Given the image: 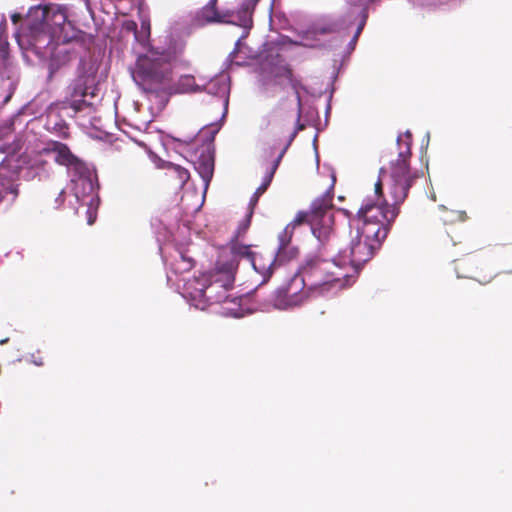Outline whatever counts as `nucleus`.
<instances>
[{
	"label": "nucleus",
	"instance_id": "f257e3e1",
	"mask_svg": "<svg viewBox=\"0 0 512 512\" xmlns=\"http://www.w3.org/2000/svg\"><path fill=\"white\" fill-rule=\"evenodd\" d=\"M399 146L398 158L390 162L388 191L391 203L383 200L381 203H365L357 214L350 219L351 230L357 237L364 238L374 245L382 246L391 224L399 214V207L408 196L414 182L422 175L417 170H411L409 161L412 156V135L409 131L397 138Z\"/></svg>",
	"mask_w": 512,
	"mask_h": 512
},
{
	"label": "nucleus",
	"instance_id": "f03ea898",
	"mask_svg": "<svg viewBox=\"0 0 512 512\" xmlns=\"http://www.w3.org/2000/svg\"><path fill=\"white\" fill-rule=\"evenodd\" d=\"M309 256L305 259L297 274L302 279V284L308 290L325 291L333 286H345L348 274L344 272L342 265L346 264V256H342V244L340 252L334 257L322 255Z\"/></svg>",
	"mask_w": 512,
	"mask_h": 512
},
{
	"label": "nucleus",
	"instance_id": "7ed1b4c3",
	"mask_svg": "<svg viewBox=\"0 0 512 512\" xmlns=\"http://www.w3.org/2000/svg\"><path fill=\"white\" fill-rule=\"evenodd\" d=\"M333 194L325 192L316 198L310 207V227L313 235L319 241V252L328 257H334L340 252V238L333 229Z\"/></svg>",
	"mask_w": 512,
	"mask_h": 512
},
{
	"label": "nucleus",
	"instance_id": "20e7f679",
	"mask_svg": "<svg viewBox=\"0 0 512 512\" xmlns=\"http://www.w3.org/2000/svg\"><path fill=\"white\" fill-rule=\"evenodd\" d=\"M169 55L149 50L137 58L132 78L147 93L155 92L160 84L169 76Z\"/></svg>",
	"mask_w": 512,
	"mask_h": 512
},
{
	"label": "nucleus",
	"instance_id": "39448f33",
	"mask_svg": "<svg viewBox=\"0 0 512 512\" xmlns=\"http://www.w3.org/2000/svg\"><path fill=\"white\" fill-rule=\"evenodd\" d=\"M205 281L207 284H202L201 288L198 289L199 297L204 298L210 304L223 303L230 298L228 292L234 286L235 274L217 267L215 263L214 268L207 274Z\"/></svg>",
	"mask_w": 512,
	"mask_h": 512
},
{
	"label": "nucleus",
	"instance_id": "423d86ee",
	"mask_svg": "<svg viewBox=\"0 0 512 512\" xmlns=\"http://www.w3.org/2000/svg\"><path fill=\"white\" fill-rule=\"evenodd\" d=\"M271 76L273 78L274 85L283 88V80H285L293 89L296 97L295 106L288 109L287 99L282 98L278 102L277 109L281 113V116L284 118L290 113L291 116L295 118L296 124L298 126L296 129L302 130L303 125L300 124L302 101L299 93V89L302 86L301 81L294 75L293 69L288 64L274 67L271 71Z\"/></svg>",
	"mask_w": 512,
	"mask_h": 512
},
{
	"label": "nucleus",
	"instance_id": "0eeeda50",
	"mask_svg": "<svg viewBox=\"0 0 512 512\" xmlns=\"http://www.w3.org/2000/svg\"><path fill=\"white\" fill-rule=\"evenodd\" d=\"M67 21L66 13L55 5H38L29 11V28L33 33H57Z\"/></svg>",
	"mask_w": 512,
	"mask_h": 512
},
{
	"label": "nucleus",
	"instance_id": "6e6552de",
	"mask_svg": "<svg viewBox=\"0 0 512 512\" xmlns=\"http://www.w3.org/2000/svg\"><path fill=\"white\" fill-rule=\"evenodd\" d=\"M96 69L84 59H80L77 68V76L69 86V95L72 100L71 107L76 111L81 109L87 95L94 96Z\"/></svg>",
	"mask_w": 512,
	"mask_h": 512
},
{
	"label": "nucleus",
	"instance_id": "1a4fd4ad",
	"mask_svg": "<svg viewBox=\"0 0 512 512\" xmlns=\"http://www.w3.org/2000/svg\"><path fill=\"white\" fill-rule=\"evenodd\" d=\"M455 271L458 277L471 278L481 284L489 283L495 273L488 269L487 264L479 254L470 253L455 261Z\"/></svg>",
	"mask_w": 512,
	"mask_h": 512
},
{
	"label": "nucleus",
	"instance_id": "9d476101",
	"mask_svg": "<svg viewBox=\"0 0 512 512\" xmlns=\"http://www.w3.org/2000/svg\"><path fill=\"white\" fill-rule=\"evenodd\" d=\"M306 285L302 284V279L296 273L287 285L276 290L273 305L277 309H288L300 306L306 299L307 295L304 291Z\"/></svg>",
	"mask_w": 512,
	"mask_h": 512
},
{
	"label": "nucleus",
	"instance_id": "9b49d317",
	"mask_svg": "<svg viewBox=\"0 0 512 512\" xmlns=\"http://www.w3.org/2000/svg\"><path fill=\"white\" fill-rule=\"evenodd\" d=\"M255 256L250 249V245L241 244L239 240L231 239L229 248L224 249L219 254L216 264L217 267L235 274L241 259H247L251 263Z\"/></svg>",
	"mask_w": 512,
	"mask_h": 512
},
{
	"label": "nucleus",
	"instance_id": "f8f14e48",
	"mask_svg": "<svg viewBox=\"0 0 512 512\" xmlns=\"http://www.w3.org/2000/svg\"><path fill=\"white\" fill-rule=\"evenodd\" d=\"M77 58L78 52L74 47L73 41L57 45L48 63V81H52L57 73L62 71L72 60Z\"/></svg>",
	"mask_w": 512,
	"mask_h": 512
},
{
	"label": "nucleus",
	"instance_id": "ddd939ff",
	"mask_svg": "<svg viewBox=\"0 0 512 512\" xmlns=\"http://www.w3.org/2000/svg\"><path fill=\"white\" fill-rule=\"evenodd\" d=\"M21 167L18 161L6 158L0 163V192L2 196L13 195V199L18 196V180Z\"/></svg>",
	"mask_w": 512,
	"mask_h": 512
},
{
	"label": "nucleus",
	"instance_id": "4468645a",
	"mask_svg": "<svg viewBox=\"0 0 512 512\" xmlns=\"http://www.w3.org/2000/svg\"><path fill=\"white\" fill-rule=\"evenodd\" d=\"M350 237L348 262L353 266H361L368 262L375 252L380 249L378 245H374L370 241H364L362 237H357L353 230L350 232Z\"/></svg>",
	"mask_w": 512,
	"mask_h": 512
},
{
	"label": "nucleus",
	"instance_id": "2eb2a0df",
	"mask_svg": "<svg viewBox=\"0 0 512 512\" xmlns=\"http://www.w3.org/2000/svg\"><path fill=\"white\" fill-rule=\"evenodd\" d=\"M43 154H55V162L61 166L74 168L76 170L83 167V162L74 155L68 145L59 141H50L42 149Z\"/></svg>",
	"mask_w": 512,
	"mask_h": 512
},
{
	"label": "nucleus",
	"instance_id": "dca6fc26",
	"mask_svg": "<svg viewBox=\"0 0 512 512\" xmlns=\"http://www.w3.org/2000/svg\"><path fill=\"white\" fill-rule=\"evenodd\" d=\"M299 129H294L293 132L289 135V139L286 143V145L279 151V153L277 154V156L274 157V159L272 160L271 164L267 167L266 169V173H265V176L263 178V181H262V184L256 189L254 195H253V198H256V200L259 199V197L266 192V190L268 189V187L270 186L272 180H273V177L280 165V162L284 156V154L286 153L288 147L290 146V144L292 143V141L294 140L295 136L297 135Z\"/></svg>",
	"mask_w": 512,
	"mask_h": 512
},
{
	"label": "nucleus",
	"instance_id": "f3484780",
	"mask_svg": "<svg viewBox=\"0 0 512 512\" xmlns=\"http://www.w3.org/2000/svg\"><path fill=\"white\" fill-rule=\"evenodd\" d=\"M196 159L192 160L194 168L199 173L200 177L206 183L209 184L213 177L214 172V155L210 151L209 147H203L199 154H196Z\"/></svg>",
	"mask_w": 512,
	"mask_h": 512
},
{
	"label": "nucleus",
	"instance_id": "a211bd4d",
	"mask_svg": "<svg viewBox=\"0 0 512 512\" xmlns=\"http://www.w3.org/2000/svg\"><path fill=\"white\" fill-rule=\"evenodd\" d=\"M251 265L259 274L263 276L262 283H265L271 277L273 270L276 268L275 255L270 253L268 255H256L251 262Z\"/></svg>",
	"mask_w": 512,
	"mask_h": 512
},
{
	"label": "nucleus",
	"instance_id": "6ab92c4d",
	"mask_svg": "<svg viewBox=\"0 0 512 512\" xmlns=\"http://www.w3.org/2000/svg\"><path fill=\"white\" fill-rule=\"evenodd\" d=\"M201 91V86L196 83L195 77L191 74L181 75L170 86L173 94H190Z\"/></svg>",
	"mask_w": 512,
	"mask_h": 512
},
{
	"label": "nucleus",
	"instance_id": "aec40b11",
	"mask_svg": "<svg viewBox=\"0 0 512 512\" xmlns=\"http://www.w3.org/2000/svg\"><path fill=\"white\" fill-rule=\"evenodd\" d=\"M166 170L167 177L173 182L176 188H183L190 179L189 171L178 164L169 162L166 165Z\"/></svg>",
	"mask_w": 512,
	"mask_h": 512
},
{
	"label": "nucleus",
	"instance_id": "412c9836",
	"mask_svg": "<svg viewBox=\"0 0 512 512\" xmlns=\"http://www.w3.org/2000/svg\"><path fill=\"white\" fill-rule=\"evenodd\" d=\"M259 0H244L237 12L240 26L250 29L252 27V14Z\"/></svg>",
	"mask_w": 512,
	"mask_h": 512
},
{
	"label": "nucleus",
	"instance_id": "4be33fe9",
	"mask_svg": "<svg viewBox=\"0 0 512 512\" xmlns=\"http://www.w3.org/2000/svg\"><path fill=\"white\" fill-rule=\"evenodd\" d=\"M194 267V260L183 254H179L172 263V269L175 273L181 274L190 271Z\"/></svg>",
	"mask_w": 512,
	"mask_h": 512
},
{
	"label": "nucleus",
	"instance_id": "5701e85b",
	"mask_svg": "<svg viewBox=\"0 0 512 512\" xmlns=\"http://www.w3.org/2000/svg\"><path fill=\"white\" fill-rule=\"evenodd\" d=\"M216 1L211 0L202 10L201 17L207 22H220L221 17L216 10Z\"/></svg>",
	"mask_w": 512,
	"mask_h": 512
},
{
	"label": "nucleus",
	"instance_id": "b1692460",
	"mask_svg": "<svg viewBox=\"0 0 512 512\" xmlns=\"http://www.w3.org/2000/svg\"><path fill=\"white\" fill-rule=\"evenodd\" d=\"M444 212L447 214L446 216L442 217V220L445 224L454 222H464L467 219V214L465 211L444 210Z\"/></svg>",
	"mask_w": 512,
	"mask_h": 512
},
{
	"label": "nucleus",
	"instance_id": "393cba45",
	"mask_svg": "<svg viewBox=\"0 0 512 512\" xmlns=\"http://www.w3.org/2000/svg\"><path fill=\"white\" fill-rule=\"evenodd\" d=\"M310 212H306V211H299L295 218L289 223V225L291 226L292 229H294L295 227L297 226H300L304 223H307L309 226H310Z\"/></svg>",
	"mask_w": 512,
	"mask_h": 512
},
{
	"label": "nucleus",
	"instance_id": "a878e982",
	"mask_svg": "<svg viewBox=\"0 0 512 512\" xmlns=\"http://www.w3.org/2000/svg\"><path fill=\"white\" fill-rule=\"evenodd\" d=\"M251 216H252V212H250L245 219H243L240 223H239V226L236 230V233L235 235L233 236L232 239H236L238 240L241 236L245 235V233L247 232L249 226H250V223H251Z\"/></svg>",
	"mask_w": 512,
	"mask_h": 512
},
{
	"label": "nucleus",
	"instance_id": "bb28decb",
	"mask_svg": "<svg viewBox=\"0 0 512 512\" xmlns=\"http://www.w3.org/2000/svg\"><path fill=\"white\" fill-rule=\"evenodd\" d=\"M293 230L294 229H292L291 226L288 224L285 227V229L283 230V232L279 235V240H280L282 246H285L286 244H288L290 242L292 234H293Z\"/></svg>",
	"mask_w": 512,
	"mask_h": 512
},
{
	"label": "nucleus",
	"instance_id": "cd10ccee",
	"mask_svg": "<svg viewBox=\"0 0 512 512\" xmlns=\"http://www.w3.org/2000/svg\"><path fill=\"white\" fill-rule=\"evenodd\" d=\"M135 40L143 47H145L148 42H149V38H150V32H145V31H142L140 29H137V32L135 34Z\"/></svg>",
	"mask_w": 512,
	"mask_h": 512
},
{
	"label": "nucleus",
	"instance_id": "c85d7f7f",
	"mask_svg": "<svg viewBox=\"0 0 512 512\" xmlns=\"http://www.w3.org/2000/svg\"><path fill=\"white\" fill-rule=\"evenodd\" d=\"M123 29L126 31V32H131L133 33L134 35L136 34L137 32V23L133 20H128V21H125L123 23Z\"/></svg>",
	"mask_w": 512,
	"mask_h": 512
},
{
	"label": "nucleus",
	"instance_id": "c756f323",
	"mask_svg": "<svg viewBox=\"0 0 512 512\" xmlns=\"http://www.w3.org/2000/svg\"><path fill=\"white\" fill-rule=\"evenodd\" d=\"M64 200H65V192H64V190H61V191L57 194V196H56V198H55V200H54V205H53L52 207H53L54 209H58V208H60V207L63 205Z\"/></svg>",
	"mask_w": 512,
	"mask_h": 512
},
{
	"label": "nucleus",
	"instance_id": "7c9ffc66",
	"mask_svg": "<svg viewBox=\"0 0 512 512\" xmlns=\"http://www.w3.org/2000/svg\"><path fill=\"white\" fill-rule=\"evenodd\" d=\"M15 151H16V148L0 143V152L1 153L11 154V153H14Z\"/></svg>",
	"mask_w": 512,
	"mask_h": 512
},
{
	"label": "nucleus",
	"instance_id": "2f4dec72",
	"mask_svg": "<svg viewBox=\"0 0 512 512\" xmlns=\"http://www.w3.org/2000/svg\"><path fill=\"white\" fill-rule=\"evenodd\" d=\"M375 193L379 196V197H383V188H382V182L381 180H379L378 182H376L375 184Z\"/></svg>",
	"mask_w": 512,
	"mask_h": 512
},
{
	"label": "nucleus",
	"instance_id": "473e14b6",
	"mask_svg": "<svg viewBox=\"0 0 512 512\" xmlns=\"http://www.w3.org/2000/svg\"><path fill=\"white\" fill-rule=\"evenodd\" d=\"M140 30L145 31V32H150V23H149V21L143 20L141 22Z\"/></svg>",
	"mask_w": 512,
	"mask_h": 512
},
{
	"label": "nucleus",
	"instance_id": "72a5a7b5",
	"mask_svg": "<svg viewBox=\"0 0 512 512\" xmlns=\"http://www.w3.org/2000/svg\"><path fill=\"white\" fill-rule=\"evenodd\" d=\"M318 31L321 33V34H327V33H332L335 31V29L332 27V26H329V27H324V28H319Z\"/></svg>",
	"mask_w": 512,
	"mask_h": 512
},
{
	"label": "nucleus",
	"instance_id": "f704fd0d",
	"mask_svg": "<svg viewBox=\"0 0 512 512\" xmlns=\"http://www.w3.org/2000/svg\"><path fill=\"white\" fill-rule=\"evenodd\" d=\"M364 25H365V18L362 20V22L357 27L356 32H355L354 35L360 36V34H361L362 30H363Z\"/></svg>",
	"mask_w": 512,
	"mask_h": 512
},
{
	"label": "nucleus",
	"instance_id": "c9c22d12",
	"mask_svg": "<svg viewBox=\"0 0 512 512\" xmlns=\"http://www.w3.org/2000/svg\"><path fill=\"white\" fill-rule=\"evenodd\" d=\"M0 53L3 55V57H6V55H7V51L4 48L1 35H0Z\"/></svg>",
	"mask_w": 512,
	"mask_h": 512
},
{
	"label": "nucleus",
	"instance_id": "e433bc0d",
	"mask_svg": "<svg viewBox=\"0 0 512 512\" xmlns=\"http://www.w3.org/2000/svg\"><path fill=\"white\" fill-rule=\"evenodd\" d=\"M358 38H359V36L354 35L353 38L351 39L350 46L352 47V49H354V47H355V45H356V43L358 41Z\"/></svg>",
	"mask_w": 512,
	"mask_h": 512
},
{
	"label": "nucleus",
	"instance_id": "4c0bfd02",
	"mask_svg": "<svg viewBox=\"0 0 512 512\" xmlns=\"http://www.w3.org/2000/svg\"><path fill=\"white\" fill-rule=\"evenodd\" d=\"M33 362L37 365V366H42L44 364V361H43V358L42 357H38L37 359H34Z\"/></svg>",
	"mask_w": 512,
	"mask_h": 512
},
{
	"label": "nucleus",
	"instance_id": "58836bf2",
	"mask_svg": "<svg viewBox=\"0 0 512 512\" xmlns=\"http://www.w3.org/2000/svg\"><path fill=\"white\" fill-rule=\"evenodd\" d=\"M11 19H12L13 23H17L21 19V15L20 14H13L11 16Z\"/></svg>",
	"mask_w": 512,
	"mask_h": 512
},
{
	"label": "nucleus",
	"instance_id": "ea45409f",
	"mask_svg": "<svg viewBox=\"0 0 512 512\" xmlns=\"http://www.w3.org/2000/svg\"><path fill=\"white\" fill-rule=\"evenodd\" d=\"M373 0H359L360 5H366L369 2H372Z\"/></svg>",
	"mask_w": 512,
	"mask_h": 512
},
{
	"label": "nucleus",
	"instance_id": "a19ab883",
	"mask_svg": "<svg viewBox=\"0 0 512 512\" xmlns=\"http://www.w3.org/2000/svg\"><path fill=\"white\" fill-rule=\"evenodd\" d=\"M266 154H267L268 157H273L274 156L273 149L271 148L269 151L266 152Z\"/></svg>",
	"mask_w": 512,
	"mask_h": 512
},
{
	"label": "nucleus",
	"instance_id": "79ce46f5",
	"mask_svg": "<svg viewBox=\"0 0 512 512\" xmlns=\"http://www.w3.org/2000/svg\"><path fill=\"white\" fill-rule=\"evenodd\" d=\"M241 44V39H239L237 42H236V47H235V50L233 53H235L238 49H239V46Z\"/></svg>",
	"mask_w": 512,
	"mask_h": 512
},
{
	"label": "nucleus",
	"instance_id": "37998d69",
	"mask_svg": "<svg viewBox=\"0 0 512 512\" xmlns=\"http://www.w3.org/2000/svg\"><path fill=\"white\" fill-rule=\"evenodd\" d=\"M258 202V200H256V198H251V201H250V205H256V203Z\"/></svg>",
	"mask_w": 512,
	"mask_h": 512
}]
</instances>
